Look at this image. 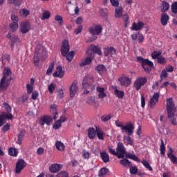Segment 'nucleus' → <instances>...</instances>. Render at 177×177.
Segmentation results:
<instances>
[{
	"instance_id": "obj_1",
	"label": "nucleus",
	"mask_w": 177,
	"mask_h": 177,
	"mask_svg": "<svg viewBox=\"0 0 177 177\" xmlns=\"http://www.w3.org/2000/svg\"><path fill=\"white\" fill-rule=\"evenodd\" d=\"M166 110L167 112L168 118H169L172 125H177L176 117H175V104L174 103V99L167 98V106Z\"/></svg>"
},
{
	"instance_id": "obj_2",
	"label": "nucleus",
	"mask_w": 177,
	"mask_h": 177,
	"mask_svg": "<svg viewBox=\"0 0 177 177\" xmlns=\"http://www.w3.org/2000/svg\"><path fill=\"white\" fill-rule=\"evenodd\" d=\"M61 55L64 57H66V60L69 62H73L75 53L74 51L70 52V45L68 40H64L60 49ZM70 52V53H69Z\"/></svg>"
},
{
	"instance_id": "obj_3",
	"label": "nucleus",
	"mask_w": 177,
	"mask_h": 177,
	"mask_svg": "<svg viewBox=\"0 0 177 177\" xmlns=\"http://www.w3.org/2000/svg\"><path fill=\"white\" fill-rule=\"evenodd\" d=\"M93 82H95V77H93V75L91 74L86 75L82 80V88L84 89H91V91H95L96 84H93Z\"/></svg>"
},
{
	"instance_id": "obj_4",
	"label": "nucleus",
	"mask_w": 177,
	"mask_h": 177,
	"mask_svg": "<svg viewBox=\"0 0 177 177\" xmlns=\"http://www.w3.org/2000/svg\"><path fill=\"white\" fill-rule=\"evenodd\" d=\"M88 31L93 36L90 38L89 42H93L97 39V36L95 35H100L103 32V27L100 24H93V26L89 28Z\"/></svg>"
},
{
	"instance_id": "obj_5",
	"label": "nucleus",
	"mask_w": 177,
	"mask_h": 177,
	"mask_svg": "<svg viewBox=\"0 0 177 177\" xmlns=\"http://www.w3.org/2000/svg\"><path fill=\"white\" fill-rule=\"evenodd\" d=\"M127 158H130V160H133V161H136V162H141L142 165H144L145 167L147 168V169H149V171H153V168L151 166H150V163L146 160H140L138 156L136 155H133L132 153H127L126 155Z\"/></svg>"
},
{
	"instance_id": "obj_6",
	"label": "nucleus",
	"mask_w": 177,
	"mask_h": 177,
	"mask_svg": "<svg viewBox=\"0 0 177 177\" xmlns=\"http://www.w3.org/2000/svg\"><path fill=\"white\" fill-rule=\"evenodd\" d=\"M13 80V77L10 76L9 78L2 77L0 80V92L7 91L10 85V81Z\"/></svg>"
},
{
	"instance_id": "obj_7",
	"label": "nucleus",
	"mask_w": 177,
	"mask_h": 177,
	"mask_svg": "<svg viewBox=\"0 0 177 177\" xmlns=\"http://www.w3.org/2000/svg\"><path fill=\"white\" fill-rule=\"evenodd\" d=\"M147 82V77H138L134 82L133 86L136 91H140V89L144 86L146 85Z\"/></svg>"
},
{
	"instance_id": "obj_8",
	"label": "nucleus",
	"mask_w": 177,
	"mask_h": 177,
	"mask_svg": "<svg viewBox=\"0 0 177 177\" xmlns=\"http://www.w3.org/2000/svg\"><path fill=\"white\" fill-rule=\"evenodd\" d=\"M19 32L21 34H27L31 30V24L28 21H21L19 24Z\"/></svg>"
},
{
	"instance_id": "obj_9",
	"label": "nucleus",
	"mask_w": 177,
	"mask_h": 177,
	"mask_svg": "<svg viewBox=\"0 0 177 177\" xmlns=\"http://www.w3.org/2000/svg\"><path fill=\"white\" fill-rule=\"evenodd\" d=\"M26 165L27 163L24 159H19L15 165V174H17V175H19V174H20L23 171L24 168H26Z\"/></svg>"
},
{
	"instance_id": "obj_10",
	"label": "nucleus",
	"mask_w": 177,
	"mask_h": 177,
	"mask_svg": "<svg viewBox=\"0 0 177 177\" xmlns=\"http://www.w3.org/2000/svg\"><path fill=\"white\" fill-rule=\"evenodd\" d=\"M116 151L118 153V158H124L127 151L122 142H120L118 143Z\"/></svg>"
},
{
	"instance_id": "obj_11",
	"label": "nucleus",
	"mask_w": 177,
	"mask_h": 177,
	"mask_svg": "<svg viewBox=\"0 0 177 177\" xmlns=\"http://www.w3.org/2000/svg\"><path fill=\"white\" fill-rule=\"evenodd\" d=\"M133 129H135V126L131 122H129L127 125H124L122 129V132L127 133L128 136H132L133 133Z\"/></svg>"
},
{
	"instance_id": "obj_12",
	"label": "nucleus",
	"mask_w": 177,
	"mask_h": 177,
	"mask_svg": "<svg viewBox=\"0 0 177 177\" xmlns=\"http://www.w3.org/2000/svg\"><path fill=\"white\" fill-rule=\"evenodd\" d=\"M118 81L121 86H125L126 88H128V86H130L131 84H132L131 78L124 75L118 78Z\"/></svg>"
},
{
	"instance_id": "obj_13",
	"label": "nucleus",
	"mask_w": 177,
	"mask_h": 177,
	"mask_svg": "<svg viewBox=\"0 0 177 177\" xmlns=\"http://www.w3.org/2000/svg\"><path fill=\"white\" fill-rule=\"evenodd\" d=\"M77 84L78 82H77V80H75L73 82L71 86L69 87L70 97L71 98L75 97V95H77V92H78V86H77Z\"/></svg>"
},
{
	"instance_id": "obj_14",
	"label": "nucleus",
	"mask_w": 177,
	"mask_h": 177,
	"mask_svg": "<svg viewBox=\"0 0 177 177\" xmlns=\"http://www.w3.org/2000/svg\"><path fill=\"white\" fill-rule=\"evenodd\" d=\"M53 121V118L48 115L41 116L39 122L41 127H44L45 124L46 125H50V123Z\"/></svg>"
},
{
	"instance_id": "obj_15",
	"label": "nucleus",
	"mask_w": 177,
	"mask_h": 177,
	"mask_svg": "<svg viewBox=\"0 0 177 177\" xmlns=\"http://www.w3.org/2000/svg\"><path fill=\"white\" fill-rule=\"evenodd\" d=\"M158 99H160V93H155L149 101L151 109H154V107H156V104L158 103Z\"/></svg>"
},
{
	"instance_id": "obj_16",
	"label": "nucleus",
	"mask_w": 177,
	"mask_h": 177,
	"mask_svg": "<svg viewBox=\"0 0 177 177\" xmlns=\"http://www.w3.org/2000/svg\"><path fill=\"white\" fill-rule=\"evenodd\" d=\"M137 60L140 62L141 66H149V67H154L153 62L149 60V59H144L142 57H138Z\"/></svg>"
},
{
	"instance_id": "obj_17",
	"label": "nucleus",
	"mask_w": 177,
	"mask_h": 177,
	"mask_svg": "<svg viewBox=\"0 0 177 177\" xmlns=\"http://www.w3.org/2000/svg\"><path fill=\"white\" fill-rule=\"evenodd\" d=\"M53 77H57V78H63L64 77V72L62 66H57L55 72L53 73Z\"/></svg>"
},
{
	"instance_id": "obj_18",
	"label": "nucleus",
	"mask_w": 177,
	"mask_h": 177,
	"mask_svg": "<svg viewBox=\"0 0 177 177\" xmlns=\"http://www.w3.org/2000/svg\"><path fill=\"white\" fill-rule=\"evenodd\" d=\"M62 168H63V165H59L57 163L52 164L49 167V171L51 174H56V172H59Z\"/></svg>"
},
{
	"instance_id": "obj_19",
	"label": "nucleus",
	"mask_w": 177,
	"mask_h": 177,
	"mask_svg": "<svg viewBox=\"0 0 177 177\" xmlns=\"http://www.w3.org/2000/svg\"><path fill=\"white\" fill-rule=\"evenodd\" d=\"M114 91V95L118 99H124V96H125V93L123 91L118 90V87L117 86H114L113 87Z\"/></svg>"
},
{
	"instance_id": "obj_20",
	"label": "nucleus",
	"mask_w": 177,
	"mask_h": 177,
	"mask_svg": "<svg viewBox=\"0 0 177 177\" xmlns=\"http://www.w3.org/2000/svg\"><path fill=\"white\" fill-rule=\"evenodd\" d=\"M96 91H97V96H98V99H104V97H106V96H107V94H106V92L104 91V87H100V86H97L96 88Z\"/></svg>"
},
{
	"instance_id": "obj_21",
	"label": "nucleus",
	"mask_w": 177,
	"mask_h": 177,
	"mask_svg": "<svg viewBox=\"0 0 177 177\" xmlns=\"http://www.w3.org/2000/svg\"><path fill=\"white\" fill-rule=\"evenodd\" d=\"M7 118V120H13V115L12 113L6 114L5 113L0 115V127L3 125V121Z\"/></svg>"
},
{
	"instance_id": "obj_22",
	"label": "nucleus",
	"mask_w": 177,
	"mask_h": 177,
	"mask_svg": "<svg viewBox=\"0 0 177 177\" xmlns=\"http://www.w3.org/2000/svg\"><path fill=\"white\" fill-rule=\"evenodd\" d=\"M145 27V24L142 21H138L136 23H133L131 26V30L132 31H140L142 30V28Z\"/></svg>"
},
{
	"instance_id": "obj_23",
	"label": "nucleus",
	"mask_w": 177,
	"mask_h": 177,
	"mask_svg": "<svg viewBox=\"0 0 177 177\" xmlns=\"http://www.w3.org/2000/svg\"><path fill=\"white\" fill-rule=\"evenodd\" d=\"M168 21H169V16L168 14L164 12L161 15V18H160V23L163 27H165L167 24H168Z\"/></svg>"
},
{
	"instance_id": "obj_24",
	"label": "nucleus",
	"mask_w": 177,
	"mask_h": 177,
	"mask_svg": "<svg viewBox=\"0 0 177 177\" xmlns=\"http://www.w3.org/2000/svg\"><path fill=\"white\" fill-rule=\"evenodd\" d=\"M95 71H97L100 75H103V74L107 71V69L104 65L99 64L95 66Z\"/></svg>"
},
{
	"instance_id": "obj_25",
	"label": "nucleus",
	"mask_w": 177,
	"mask_h": 177,
	"mask_svg": "<svg viewBox=\"0 0 177 177\" xmlns=\"http://www.w3.org/2000/svg\"><path fill=\"white\" fill-rule=\"evenodd\" d=\"M104 53V56H109V55L113 56V55H115L117 53V50L114 47H108L105 48Z\"/></svg>"
},
{
	"instance_id": "obj_26",
	"label": "nucleus",
	"mask_w": 177,
	"mask_h": 177,
	"mask_svg": "<svg viewBox=\"0 0 177 177\" xmlns=\"http://www.w3.org/2000/svg\"><path fill=\"white\" fill-rule=\"evenodd\" d=\"M50 109V111L53 113V120H57V118L59 117V113H57V105L51 104Z\"/></svg>"
},
{
	"instance_id": "obj_27",
	"label": "nucleus",
	"mask_w": 177,
	"mask_h": 177,
	"mask_svg": "<svg viewBox=\"0 0 177 177\" xmlns=\"http://www.w3.org/2000/svg\"><path fill=\"white\" fill-rule=\"evenodd\" d=\"M170 152L167 153V157L169 158L170 161L173 162V164H177V157L174 155V150L172 148L169 149Z\"/></svg>"
},
{
	"instance_id": "obj_28",
	"label": "nucleus",
	"mask_w": 177,
	"mask_h": 177,
	"mask_svg": "<svg viewBox=\"0 0 177 177\" xmlns=\"http://www.w3.org/2000/svg\"><path fill=\"white\" fill-rule=\"evenodd\" d=\"M97 138L99 140H104V133L99 127H95Z\"/></svg>"
},
{
	"instance_id": "obj_29",
	"label": "nucleus",
	"mask_w": 177,
	"mask_h": 177,
	"mask_svg": "<svg viewBox=\"0 0 177 177\" xmlns=\"http://www.w3.org/2000/svg\"><path fill=\"white\" fill-rule=\"evenodd\" d=\"M87 133H88V138L89 139H91V140L95 139V136H96V129H95V128L93 127L88 128L87 131Z\"/></svg>"
},
{
	"instance_id": "obj_30",
	"label": "nucleus",
	"mask_w": 177,
	"mask_h": 177,
	"mask_svg": "<svg viewBox=\"0 0 177 177\" xmlns=\"http://www.w3.org/2000/svg\"><path fill=\"white\" fill-rule=\"evenodd\" d=\"M90 49L91 50H92V52H93V53H97V55H99V56H102V50H100V48L98 46H95L92 44L90 46Z\"/></svg>"
},
{
	"instance_id": "obj_31",
	"label": "nucleus",
	"mask_w": 177,
	"mask_h": 177,
	"mask_svg": "<svg viewBox=\"0 0 177 177\" xmlns=\"http://www.w3.org/2000/svg\"><path fill=\"white\" fill-rule=\"evenodd\" d=\"M55 147L57 150H59V151H64V149H66L64 144L59 140L56 141Z\"/></svg>"
},
{
	"instance_id": "obj_32",
	"label": "nucleus",
	"mask_w": 177,
	"mask_h": 177,
	"mask_svg": "<svg viewBox=\"0 0 177 177\" xmlns=\"http://www.w3.org/2000/svg\"><path fill=\"white\" fill-rule=\"evenodd\" d=\"M120 165H123V167H125L126 168H129L130 167H132V162L127 158L120 160Z\"/></svg>"
},
{
	"instance_id": "obj_33",
	"label": "nucleus",
	"mask_w": 177,
	"mask_h": 177,
	"mask_svg": "<svg viewBox=\"0 0 177 177\" xmlns=\"http://www.w3.org/2000/svg\"><path fill=\"white\" fill-rule=\"evenodd\" d=\"M124 12V9L122 7H118L115 10V17L116 19H121L122 17V12Z\"/></svg>"
},
{
	"instance_id": "obj_34",
	"label": "nucleus",
	"mask_w": 177,
	"mask_h": 177,
	"mask_svg": "<svg viewBox=\"0 0 177 177\" xmlns=\"http://www.w3.org/2000/svg\"><path fill=\"white\" fill-rule=\"evenodd\" d=\"M41 59V57L39 56V53L38 50H35V56L33 58L34 64L35 66H38L39 64V60Z\"/></svg>"
},
{
	"instance_id": "obj_35",
	"label": "nucleus",
	"mask_w": 177,
	"mask_h": 177,
	"mask_svg": "<svg viewBox=\"0 0 177 177\" xmlns=\"http://www.w3.org/2000/svg\"><path fill=\"white\" fill-rule=\"evenodd\" d=\"M100 157L104 162H109L110 161V156L109 153L106 151H103L100 153Z\"/></svg>"
},
{
	"instance_id": "obj_36",
	"label": "nucleus",
	"mask_w": 177,
	"mask_h": 177,
	"mask_svg": "<svg viewBox=\"0 0 177 177\" xmlns=\"http://www.w3.org/2000/svg\"><path fill=\"white\" fill-rule=\"evenodd\" d=\"M110 171L106 167H103L98 171V176L99 177H104L105 175H107Z\"/></svg>"
},
{
	"instance_id": "obj_37",
	"label": "nucleus",
	"mask_w": 177,
	"mask_h": 177,
	"mask_svg": "<svg viewBox=\"0 0 177 177\" xmlns=\"http://www.w3.org/2000/svg\"><path fill=\"white\" fill-rule=\"evenodd\" d=\"M92 60H93L92 57H87L85 58L84 60H83L80 63V66H81V67H83L84 66H88V65H89V64H91L92 63Z\"/></svg>"
},
{
	"instance_id": "obj_38",
	"label": "nucleus",
	"mask_w": 177,
	"mask_h": 177,
	"mask_svg": "<svg viewBox=\"0 0 177 177\" xmlns=\"http://www.w3.org/2000/svg\"><path fill=\"white\" fill-rule=\"evenodd\" d=\"M9 28H10V31H11V32H15L17 31V28H19V23L12 22L9 25Z\"/></svg>"
},
{
	"instance_id": "obj_39",
	"label": "nucleus",
	"mask_w": 177,
	"mask_h": 177,
	"mask_svg": "<svg viewBox=\"0 0 177 177\" xmlns=\"http://www.w3.org/2000/svg\"><path fill=\"white\" fill-rule=\"evenodd\" d=\"M111 4L114 6V8H117L120 5V1L118 0H109ZM104 4L108 5L109 0H104Z\"/></svg>"
},
{
	"instance_id": "obj_40",
	"label": "nucleus",
	"mask_w": 177,
	"mask_h": 177,
	"mask_svg": "<svg viewBox=\"0 0 177 177\" xmlns=\"http://www.w3.org/2000/svg\"><path fill=\"white\" fill-rule=\"evenodd\" d=\"M168 10H169V3L167 1H162L161 12L165 13V12H168Z\"/></svg>"
},
{
	"instance_id": "obj_41",
	"label": "nucleus",
	"mask_w": 177,
	"mask_h": 177,
	"mask_svg": "<svg viewBox=\"0 0 177 177\" xmlns=\"http://www.w3.org/2000/svg\"><path fill=\"white\" fill-rule=\"evenodd\" d=\"M10 74H12V71L9 68H5L3 72V77L2 78H9L11 76Z\"/></svg>"
},
{
	"instance_id": "obj_42",
	"label": "nucleus",
	"mask_w": 177,
	"mask_h": 177,
	"mask_svg": "<svg viewBox=\"0 0 177 177\" xmlns=\"http://www.w3.org/2000/svg\"><path fill=\"white\" fill-rule=\"evenodd\" d=\"M124 143L129 145L130 146H133V140L130 136H124L123 137Z\"/></svg>"
},
{
	"instance_id": "obj_43",
	"label": "nucleus",
	"mask_w": 177,
	"mask_h": 177,
	"mask_svg": "<svg viewBox=\"0 0 177 177\" xmlns=\"http://www.w3.org/2000/svg\"><path fill=\"white\" fill-rule=\"evenodd\" d=\"M10 41H11L10 46L13 49V48H15V44H16L17 41H20V39L16 35H12Z\"/></svg>"
},
{
	"instance_id": "obj_44",
	"label": "nucleus",
	"mask_w": 177,
	"mask_h": 177,
	"mask_svg": "<svg viewBox=\"0 0 177 177\" xmlns=\"http://www.w3.org/2000/svg\"><path fill=\"white\" fill-rule=\"evenodd\" d=\"M161 55H162V52H161V50H158V51L155 50L153 53H151V56L152 59H158L160 56H161Z\"/></svg>"
},
{
	"instance_id": "obj_45",
	"label": "nucleus",
	"mask_w": 177,
	"mask_h": 177,
	"mask_svg": "<svg viewBox=\"0 0 177 177\" xmlns=\"http://www.w3.org/2000/svg\"><path fill=\"white\" fill-rule=\"evenodd\" d=\"M23 139H24V132L21 131L18 134V140L17 141V145H21V143H23Z\"/></svg>"
},
{
	"instance_id": "obj_46",
	"label": "nucleus",
	"mask_w": 177,
	"mask_h": 177,
	"mask_svg": "<svg viewBox=\"0 0 177 177\" xmlns=\"http://www.w3.org/2000/svg\"><path fill=\"white\" fill-rule=\"evenodd\" d=\"M3 106L5 109L6 111H7V113H5V114H10V113H12V106H10L9 104L3 102Z\"/></svg>"
},
{
	"instance_id": "obj_47",
	"label": "nucleus",
	"mask_w": 177,
	"mask_h": 177,
	"mask_svg": "<svg viewBox=\"0 0 177 177\" xmlns=\"http://www.w3.org/2000/svg\"><path fill=\"white\" fill-rule=\"evenodd\" d=\"M122 20L124 22V27L127 28L128 27V24H129V16L128 14H124L122 15Z\"/></svg>"
},
{
	"instance_id": "obj_48",
	"label": "nucleus",
	"mask_w": 177,
	"mask_h": 177,
	"mask_svg": "<svg viewBox=\"0 0 177 177\" xmlns=\"http://www.w3.org/2000/svg\"><path fill=\"white\" fill-rule=\"evenodd\" d=\"M19 15L23 17H27V16L30 15V11L26 8H23L19 11Z\"/></svg>"
},
{
	"instance_id": "obj_49",
	"label": "nucleus",
	"mask_w": 177,
	"mask_h": 177,
	"mask_svg": "<svg viewBox=\"0 0 177 177\" xmlns=\"http://www.w3.org/2000/svg\"><path fill=\"white\" fill-rule=\"evenodd\" d=\"M55 67V62H52L47 69L46 75H52V73H53V68Z\"/></svg>"
},
{
	"instance_id": "obj_50",
	"label": "nucleus",
	"mask_w": 177,
	"mask_h": 177,
	"mask_svg": "<svg viewBox=\"0 0 177 177\" xmlns=\"http://www.w3.org/2000/svg\"><path fill=\"white\" fill-rule=\"evenodd\" d=\"M8 154L12 157H17V150L16 148H9Z\"/></svg>"
},
{
	"instance_id": "obj_51",
	"label": "nucleus",
	"mask_w": 177,
	"mask_h": 177,
	"mask_svg": "<svg viewBox=\"0 0 177 177\" xmlns=\"http://www.w3.org/2000/svg\"><path fill=\"white\" fill-rule=\"evenodd\" d=\"M55 21H57L59 26H63L64 24V21H63V17L60 15H57L55 17Z\"/></svg>"
},
{
	"instance_id": "obj_52",
	"label": "nucleus",
	"mask_w": 177,
	"mask_h": 177,
	"mask_svg": "<svg viewBox=\"0 0 177 177\" xmlns=\"http://www.w3.org/2000/svg\"><path fill=\"white\" fill-rule=\"evenodd\" d=\"M160 142V154L164 156L165 155V144H164V140H161Z\"/></svg>"
},
{
	"instance_id": "obj_53",
	"label": "nucleus",
	"mask_w": 177,
	"mask_h": 177,
	"mask_svg": "<svg viewBox=\"0 0 177 177\" xmlns=\"http://www.w3.org/2000/svg\"><path fill=\"white\" fill-rule=\"evenodd\" d=\"M50 17V12H49V11H44L41 17V20H47V19H49Z\"/></svg>"
},
{
	"instance_id": "obj_54",
	"label": "nucleus",
	"mask_w": 177,
	"mask_h": 177,
	"mask_svg": "<svg viewBox=\"0 0 177 177\" xmlns=\"http://www.w3.org/2000/svg\"><path fill=\"white\" fill-rule=\"evenodd\" d=\"M55 177H68V172L66 171H62L58 173Z\"/></svg>"
},
{
	"instance_id": "obj_55",
	"label": "nucleus",
	"mask_w": 177,
	"mask_h": 177,
	"mask_svg": "<svg viewBox=\"0 0 177 177\" xmlns=\"http://www.w3.org/2000/svg\"><path fill=\"white\" fill-rule=\"evenodd\" d=\"M61 127H62V122L59 120L55 121L53 126V128L54 129H59V128H61Z\"/></svg>"
},
{
	"instance_id": "obj_56",
	"label": "nucleus",
	"mask_w": 177,
	"mask_h": 177,
	"mask_svg": "<svg viewBox=\"0 0 177 177\" xmlns=\"http://www.w3.org/2000/svg\"><path fill=\"white\" fill-rule=\"evenodd\" d=\"M130 174L131 175H136V174H138V167L136 166H133V167H130Z\"/></svg>"
},
{
	"instance_id": "obj_57",
	"label": "nucleus",
	"mask_w": 177,
	"mask_h": 177,
	"mask_svg": "<svg viewBox=\"0 0 177 177\" xmlns=\"http://www.w3.org/2000/svg\"><path fill=\"white\" fill-rule=\"evenodd\" d=\"M111 120V115H105L101 117V121L103 122H107V121H110Z\"/></svg>"
},
{
	"instance_id": "obj_58",
	"label": "nucleus",
	"mask_w": 177,
	"mask_h": 177,
	"mask_svg": "<svg viewBox=\"0 0 177 177\" xmlns=\"http://www.w3.org/2000/svg\"><path fill=\"white\" fill-rule=\"evenodd\" d=\"M55 89H56V84H50V85H48V91H49L50 95H52L53 93V92H55Z\"/></svg>"
},
{
	"instance_id": "obj_59",
	"label": "nucleus",
	"mask_w": 177,
	"mask_h": 177,
	"mask_svg": "<svg viewBox=\"0 0 177 177\" xmlns=\"http://www.w3.org/2000/svg\"><path fill=\"white\" fill-rule=\"evenodd\" d=\"M171 12L174 13V15H177V1L171 4Z\"/></svg>"
},
{
	"instance_id": "obj_60",
	"label": "nucleus",
	"mask_w": 177,
	"mask_h": 177,
	"mask_svg": "<svg viewBox=\"0 0 177 177\" xmlns=\"http://www.w3.org/2000/svg\"><path fill=\"white\" fill-rule=\"evenodd\" d=\"M82 157L83 158H84V160H89L91 157V154L89 153V152L86 151V150H83Z\"/></svg>"
},
{
	"instance_id": "obj_61",
	"label": "nucleus",
	"mask_w": 177,
	"mask_h": 177,
	"mask_svg": "<svg viewBox=\"0 0 177 177\" xmlns=\"http://www.w3.org/2000/svg\"><path fill=\"white\" fill-rule=\"evenodd\" d=\"M138 44H142L145 41V36H143V34L138 32V36L137 37Z\"/></svg>"
},
{
	"instance_id": "obj_62",
	"label": "nucleus",
	"mask_w": 177,
	"mask_h": 177,
	"mask_svg": "<svg viewBox=\"0 0 177 177\" xmlns=\"http://www.w3.org/2000/svg\"><path fill=\"white\" fill-rule=\"evenodd\" d=\"M88 104H95V97H88L86 100Z\"/></svg>"
},
{
	"instance_id": "obj_63",
	"label": "nucleus",
	"mask_w": 177,
	"mask_h": 177,
	"mask_svg": "<svg viewBox=\"0 0 177 177\" xmlns=\"http://www.w3.org/2000/svg\"><path fill=\"white\" fill-rule=\"evenodd\" d=\"M27 92L30 95V93H32V91H34V87L32 85L28 84L26 85Z\"/></svg>"
},
{
	"instance_id": "obj_64",
	"label": "nucleus",
	"mask_w": 177,
	"mask_h": 177,
	"mask_svg": "<svg viewBox=\"0 0 177 177\" xmlns=\"http://www.w3.org/2000/svg\"><path fill=\"white\" fill-rule=\"evenodd\" d=\"M158 63H159V64H165L167 63V60L164 57H159L158 58Z\"/></svg>"
}]
</instances>
